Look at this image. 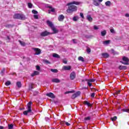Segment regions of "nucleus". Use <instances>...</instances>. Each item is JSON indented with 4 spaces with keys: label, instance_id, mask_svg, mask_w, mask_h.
Returning a JSON list of instances; mask_svg holds the SVG:
<instances>
[{
    "label": "nucleus",
    "instance_id": "obj_13",
    "mask_svg": "<svg viewBox=\"0 0 129 129\" xmlns=\"http://www.w3.org/2000/svg\"><path fill=\"white\" fill-rule=\"evenodd\" d=\"M64 19H65V16L63 15H60L58 17V20L59 22H63V21H64Z\"/></svg>",
    "mask_w": 129,
    "mask_h": 129
},
{
    "label": "nucleus",
    "instance_id": "obj_22",
    "mask_svg": "<svg viewBox=\"0 0 129 129\" xmlns=\"http://www.w3.org/2000/svg\"><path fill=\"white\" fill-rule=\"evenodd\" d=\"M101 35L102 37H104L106 35V30H104L101 32Z\"/></svg>",
    "mask_w": 129,
    "mask_h": 129
},
{
    "label": "nucleus",
    "instance_id": "obj_40",
    "mask_svg": "<svg viewBox=\"0 0 129 129\" xmlns=\"http://www.w3.org/2000/svg\"><path fill=\"white\" fill-rule=\"evenodd\" d=\"M32 14H34V15H37V14H38V11H37L35 10H33L32 11Z\"/></svg>",
    "mask_w": 129,
    "mask_h": 129
},
{
    "label": "nucleus",
    "instance_id": "obj_31",
    "mask_svg": "<svg viewBox=\"0 0 129 129\" xmlns=\"http://www.w3.org/2000/svg\"><path fill=\"white\" fill-rule=\"evenodd\" d=\"M17 86H18L19 88H20V87H22V84L21 83V82H18L17 83Z\"/></svg>",
    "mask_w": 129,
    "mask_h": 129
},
{
    "label": "nucleus",
    "instance_id": "obj_5",
    "mask_svg": "<svg viewBox=\"0 0 129 129\" xmlns=\"http://www.w3.org/2000/svg\"><path fill=\"white\" fill-rule=\"evenodd\" d=\"M45 8H47V9H50V10H48V14H51V12H52V13H54V12H55V9L53 8L52 6H50L49 5H46Z\"/></svg>",
    "mask_w": 129,
    "mask_h": 129
},
{
    "label": "nucleus",
    "instance_id": "obj_19",
    "mask_svg": "<svg viewBox=\"0 0 129 129\" xmlns=\"http://www.w3.org/2000/svg\"><path fill=\"white\" fill-rule=\"evenodd\" d=\"M52 82H54L55 83H59V82H60V80L58 79H53L52 80Z\"/></svg>",
    "mask_w": 129,
    "mask_h": 129
},
{
    "label": "nucleus",
    "instance_id": "obj_29",
    "mask_svg": "<svg viewBox=\"0 0 129 129\" xmlns=\"http://www.w3.org/2000/svg\"><path fill=\"white\" fill-rule=\"evenodd\" d=\"M86 81H89L90 82H95V79H86Z\"/></svg>",
    "mask_w": 129,
    "mask_h": 129
},
{
    "label": "nucleus",
    "instance_id": "obj_35",
    "mask_svg": "<svg viewBox=\"0 0 129 129\" xmlns=\"http://www.w3.org/2000/svg\"><path fill=\"white\" fill-rule=\"evenodd\" d=\"M122 111H123L124 112H128L129 113V109H122Z\"/></svg>",
    "mask_w": 129,
    "mask_h": 129
},
{
    "label": "nucleus",
    "instance_id": "obj_62",
    "mask_svg": "<svg viewBox=\"0 0 129 129\" xmlns=\"http://www.w3.org/2000/svg\"><path fill=\"white\" fill-rule=\"evenodd\" d=\"M86 89H87V88H85Z\"/></svg>",
    "mask_w": 129,
    "mask_h": 129
},
{
    "label": "nucleus",
    "instance_id": "obj_46",
    "mask_svg": "<svg viewBox=\"0 0 129 129\" xmlns=\"http://www.w3.org/2000/svg\"><path fill=\"white\" fill-rule=\"evenodd\" d=\"M92 36L91 35H86V38H87V39H90V38H92Z\"/></svg>",
    "mask_w": 129,
    "mask_h": 129
},
{
    "label": "nucleus",
    "instance_id": "obj_16",
    "mask_svg": "<svg viewBox=\"0 0 129 129\" xmlns=\"http://www.w3.org/2000/svg\"><path fill=\"white\" fill-rule=\"evenodd\" d=\"M84 103L85 104V105H87V106H89V107H91V106H92V104L88 102V101H84Z\"/></svg>",
    "mask_w": 129,
    "mask_h": 129
},
{
    "label": "nucleus",
    "instance_id": "obj_51",
    "mask_svg": "<svg viewBox=\"0 0 129 129\" xmlns=\"http://www.w3.org/2000/svg\"><path fill=\"white\" fill-rule=\"evenodd\" d=\"M12 25L11 24H8L6 25V28H10V27H11Z\"/></svg>",
    "mask_w": 129,
    "mask_h": 129
},
{
    "label": "nucleus",
    "instance_id": "obj_25",
    "mask_svg": "<svg viewBox=\"0 0 129 129\" xmlns=\"http://www.w3.org/2000/svg\"><path fill=\"white\" fill-rule=\"evenodd\" d=\"M52 56L54 57V58H60V55H58V54L57 53H54L52 55Z\"/></svg>",
    "mask_w": 129,
    "mask_h": 129
},
{
    "label": "nucleus",
    "instance_id": "obj_37",
    "mask_svg": "<svg viewBox=\"0 0 129 129\" xmlns=\"http://www.w3.org/2000/svg\"><path fill=\"white\" fill-rule=\"evenodd\" d=\"M84 119L85 120H90V119H91V117L90 116L86 117H85Z\"/></svg>",
    "mask_w": 129,
    "mask_h": 129
},
{
    "label": "nucleus",
    "instance_id": "obj_58",
    "mask_svg": "<svg viewBox=\"0 0 129 129\" xmlns=\"http://www.w3.org/2000/svg\"><path fill=\"white\" fill-rule=\"evenodd\" d=\"M120 92V90L117 91V94H118Z\"/></svg>",
    "mask_w": 129,
    "mask_h": 129
},
{
    "label": "nucleus",
    "instance_id": "obj_8",
    "mask_svg": "<svg viewBox=\"0 0 129 129\" xmlns=\"http://www.w3.org/2000/svg\"><path fill=\"white\" fill-rule=\"evenodd\" d=\"M32 49L35 52V55H40L41 54V49L38 48H33Z\"/></svg>",
    "mask_w": 129,
    "mask_h": 129
},
{
    "label": "nucleus",
    "instance_id": "obj_18",
    "mask_svg": "<svg viewBox=\"0 0 129 129\" xmlns=\"http://www.w3.org/2000/svg\"><path fill=\"white\" fill-rule=\"evenodd\" d=\"M39 73L38 71H34L33 74H31L32 77H34V76H36V75H39Z\"/></svg>",
    "mask_w": 129,
    "mask_h": 129
},
{
    "label": "nucleus",
    "instance_id": "obj_44",
    "mask_svg": "<svg viewBox=\"0 0 129 129\" xmlns=\"http://www.w3.org/2000/svg\"><path fill=\"white\" fill-rule=\"evenodd\" d=\"M95 96V93H92L91 94V97H94Z\"/></svg>",
    "mask_w": 129,
    "mask_h": 129
},
{
    "label": "nucleus",
    "instance_id": "obj_30",
    "mask_svg": "<svg viewBox=\"0 0 129 129\" xmlns=\"http://www.w3.org/2000/svg\"><path fill=\"white\" fill-rule=\"evenodd\" d=\"M74 92H75L74 90L67 91L64 93V94H68L69 93H74Z\"/></svg>",
    "mask_w": 129,
    "mask_h": 129
},
{
    "label": "nucleus",
    "instance_id": "obj_61",
    "mask_svg": "<svg viewBox=\"0 0 129 129\" xmlns=\"http://www.w3.org/2000/svg\"><path fill=\"white\" fill-rule=\"evenodd\" d=\"M0 129H4V127L0 126Z\"/></svg>",
    "mask_w": 129,
    "mask_h": 129
},
{
    "label": "nucleus",
    "instance_id": "obj_33",
    "mask_svg": "<svg viewBox=\"0 0 129 129\" xmlns=\"http://www.w3.org/2000/svg\"><path fill=\"white\" fill-rule=\"evenodd\" d=\"M19 42L20 44H21V45L22 46H25L26 45V43L24 41H22L21 40H19Z\"/></svg>",
    "mask_w": 129,
    "mask_h": 129
},
{
    "label": "nucleus",
    "instance_id": "obj_38",
    "mask_svg": "<svg viewBox=\"0 0 129 129\" xmlns=\"http://www.w3.org/2000/svg\"><path fill=\"white\" fill-rule=\"evenodd\" d=\"M28 6L29 9H32V8H33V4H32L31 3H29Z\"/></svg>",
    "mask_w": 129,
    "mask_h": 129
},
{
    "label": "nucleus",
    "instance_id": "obj_60",
    "mask_svg": "<svg viewBox=\"0 0 129 129\" xmlns=\"http://www.w3.org/2000/svg\"><path fill=\"white\" fill-rule=\"evenodd\" d=\"M98 2H99L100 3H102V1H103V0H98Z\"/></svg>",
    "mask_w": 129,
    "mask_h": 129
},
{
    "label": "nucleus",
    "instance_id": "obj_53",
    "mask_svg": "<svg viewBox=\"0 0 129 129\" xmlns=\"http://www.w3.org/2000/svg\"><path fill=\"white\" fill-rule=\"evenodd\" d=\"M110 31L111 33H114V29H110Z\"/></svg>",
    "mask_w": 129,
    "mask_h": 129
},
{
    "label": "nucleus",
    "instance_id": "obj_41",
    "mask_svg": "<svg viewBox=\"0 0 129 129\" xmlns=\"http://www.w3.org/2000/svg\"><path fill=\"white\" fill-rule=\"evenodd\" d=\"M87 53H88V54H89V53H90V52H91V49L89 47H88L87 48Z\"/></svg>",
    "mask_w": 129,
    "mask_h": 129
},
{
    "label": "nucleus",
    "instance_id": "obj_1",
    "mask_svg": "<svg viewBox=\"0 0 129 129\" xmlns=\"http://www.w3.org/2000/svg\"><path fill=\"white\" fill-rule=\"evenodd\" d=\"M82 3L79 2L74 1L68 3L67 6H68V9L67 10V13L69 14H72L73 12H76L77 11V7L72 5H76V6H79V5H81Z\"/></svg>",
    "mask_w": 129,
    "mask_h": 129
},
{
    "label": "nucleus",
    "instance_id": "obj_47",
    "mask_svg": "<svg viewBox=\"0 0 129 129\" xmlns=\"http://www.w3.org/2000/svg\"><path fill=\"white\" fill-rule=\"evenodd\" d=\"M80 16L81 17V18H82V19H84V15H83V13H81L80 14Z\"/></svg>",
    "mask_w": 129,
    "mask_h": 129
},
{
    "label": "nucleus",
    "instance_id": "obj_43",
    "mask_svg": "<svg viewBox=\"0 0 129 129\" xmlns=\"http://www.w3.org/2000/svg\"><path fill=\"white\" fill-rule=\"evenodd\" d=\"M40 69H41V68H40V66H36V70H37L38 71H40Z\"/></svg>",
    "mask_w": 129,
    "mask_h": 129
},
{
    "label": "nucleus",
    "instance_id": "obj_34",
    "mask_svg": "<svg viewBox=\"0 0 129 129\" xmlns=\"http://www.w3.org/2000/svg\"><path fill=\"white\" fill-rule=\"evenodd\" d=\"M87 82V84L89 87L92 86V83L89 81H86Z\"/></svg>",
    "mask_w": 129,
    "mask_h": 129
},
{
    "label": "nucleus",
    "instance_id": "obj_39",
    "mask_svg": "<svg viewBox=\"0 0 129 129\" xmlns=\"http://www.w3.org/2000/svg\"><path fill=\"white\" fill-rule=\"evenodd\" d=\"M111 119L112 120V121H114L116 119H117V117L115 116L111 118Z\"/></svg>",
    "mask_w": 129,
    "mask_h": 129
},
{
    "label": "nucleus",
    "instance_id": "obj_20",
    "mask_svg": "<svg viewBox=\"0 0 129 129\" xmlns=\"http://www.w3.org/2000/svg\"><path fill=\"white\" fill-rule=\"evenodd\" d=\"M78 20H79V16H75L73 18V21H74V22H77V21H78Z\"/></svg>",
    "mask_w": 129,
    "mask_h": 129
},
{
    "label": "nucleus",
    "instance_id": "obj_14",
    "mask_svg": "<svg viewBox=\"0 0 129 129\" xmlns=\"http://www.w3.org/2000/svg\"><path fill=\"white\" fill-rule=\"evenodd\" d=\"M102 56L103 58H108V57H109V54L106 52H104L102 53Z\"/></svg>",
    "mask_w": 129,
    "mask_h": 129
},
{
    "label": "nucleus",
    "instance_id": "obj_45",
    "mask_svg": "<svg viewBox=\"0 0 129 129\" xmlns=\"http://www.w3.org/2000/svg\"><path fill=\"white\" fill-rule=\"evenodd\" d=\"M63 123H66V125H68V126H69V125H70V123H68V122H65L64 121H63Z\"/></svg>",
    "mask_w": 129,
    "mask_h": 129
},
{
    "label": "nucleus",
    "instance_id": "obj_48",
    "mask_svg": "<svg viewBox=\"0 0 129 129\" xmlns=\"http://www.w3.org/2000/svg\"><path fill=\"white\" fill-rule=\"evenodd\" d=\"M62 62L63 63H64V64H67V60H66V59H63Z\"/></svg>",
    "mask_w": 129,
    "mask_h": 129
},
{
    "label": "nucleus",
    "instance_id": "obj_28",
    "mask_svg": "<svg viewBox=\"0 0 129 129\" xmlns=\"http://www.w3.org/2000/svg\"><path fill=\"white\" fill-rule=\"evenodd\" d=\"M79 61H81L82 62H84V58L82 56H79L78 57Z\"/></svg>",
    "mask_w": 129,
    "mask_h": 129
},
{
    "label": "nucleus",
    "instance_id": "obj_55",
    "mask_svg": "<svg viewBox=\"0 0 129 129\" xmlns=\"http://www.w3.org/2000/svg\"><path fill=\"white\" fill-rule=\"evenodd\" d=\"M73 41L74 43H75V44H76V39H73Z\"/></svg>",
    "mask_w": 129,
    "mask_h": 129
},
{
    "label": "nucleus",
    "instance_id": "obj_21",
    "mask_svg": "<svg viewBox=\"0 0 129 129\" xmlns=\"http://www.w3.org/2000/svg\"><path fill=\"white\" fill-rule=\"evenodd\" d=\"M93 5L96 7H98V6H99V3H98L96 0H93Z\"/></svg>",
    "mask_w": 129,
    "mask_h": 129
},
{
    "label": "nucleus",
    "instance_id": "obj_10",
    "mask_svg": "<svg viewBox=\"0 0 129 129\" xmlns=\"http://www.w3.org/2000/svg\"><path fill=\"white\" fill-rule=\"evenodd\" d=\"M70 77L71 80H74V79L76 78V73H75L74 72H72L70 74Z\"/></svg>",
    "mask_w": 129,
    "mask_h": 129
},
{
    "label": "nucleus",
    "instance_id": "obj_26",
    "mask_svg": "<svg viewBox=\"0 0 129 129\" xmlns=\"http://www.w3.org/2000/svg\"><path fill=\"white\" fill-rule=\"evenodd\" d=\"M105 4L106 6V7H110L111 2L110 1H107L105 2Z\"/></svg>",
    "mask_w": 129,
    "mask_h": 129
},
{
    "label": "nucleus",
    "instance_id": "obj_57",
    "mask_svg": "<svg viewBox=\"0 0 129 129\" xmlns=\"http://www.w3.org/2000/svg\"><path fill=\"white\" fill-rule=\"evenodd\" d=\"M45 120H46V121H48V120H49V118L48 117H45Z\"/></svg>",
    "mask_w": 129,
    "mask_h": 129
},
{
    "label": "nucleus",
    "instance_id": "obj_42",
    "mask_svg": "<svg viewBox=\"0 0 129 129\" xmlns=\"http://www.w3.org/2000/svg\"><path fill=\"white\" fill-rule=\"evenodd\" d=\"M6 85L7 86H9V85H11V82L10 81H7L6 83H5Z\"/></svg>",
    "mask_w": 129,
    "mask_h": 129
},
{
    "label": "nucleus",
    "instance_id": "obj_6",
    "mask_svg": "<svg viewBox=\"0 0 129 129\" xmlns=\"http://www.w3.org/2000/svg\"><path fill=\"white\" fill-rule=\"evenodd\" d=\"M122 60L124 61H120L122 64H124V65H128V58L125 56L123 57Z\"/></svg>",
    "mask_w": 129,
    "mask_h": 129
},
{
    "label": "nucleus",
    "instance_id": "obj_12",
    "mask_svg": "<svg viewBox=\"0 0 129 129\" xmlns=\"http://www.w3.org/2000/svg\"><path fill=\"white\" fill-rule=\"evenodd\" d=\"M46 96L48 97H50V98H55V95L53 93H48L46 94Z\"/></svg>",
    "mask_w": 129,
    "mask_h": 129
},
{
    "label": "nucleus",
    "instance_id": "obj_50",
    "mask_svg": "<svg viewBox=\"0 0 129 129\" xmlns=\"http://www.w3.org/2000/svg\"><path fill=\"white\" fill-rule=\"evenodd\" d=\"M94 30H98V27H97V26H96V25H94Z\"/></svg>",
    "mask_w": 129,
    "mask_h": 129
},
{
    "label": "nucleus",
    "instance_id": "obj_11",
    "mask_svg": "<svg viewBox=\"0 0 129 129\" xmlns=\"http://www.w3.org/2000/svg\"><path fill=\"white\" fill-rule=\"evenodd\" d=\"M71 66H63L62 67V70L64 71H70V70H71Z\"/></svg>",
    "mask_w": 129,
    "mask_h": 129
},
{
    "label": "nucleus",
    "instance_id": "obj_17",
    "mask_svg": "<svg viewBox=\"0 0 129 129\" xmlns=\"http://www.w3.org/2000/svg\"><path fill=\"white\" fill-rule=\"evenodd\" d=\"M87 19L89 21V22H90V23H91V22L93 21V19H92V17H91L90 15H88L87 16Z\"/></svg>",
    "mask_w": 129,
    "mask_h": 129
},
{
    "label": "nucleus",
    "instance_id": "obj_9",
    "mask_svg": "<svg viewBox=\"0 0 129 129\" xmlns=\"http://www.w3.org/2000/svg\"><path fill=\"white\" fill-rule=\"evenodd\" d=\"M81 93V92L80 91H78L76 92V93L74 94L72 96V99H75V98H76V97H78V96H79V95H80Z\"/></svg>",
    "mask_w": 129,
    "mask_h": 129
},
{
    "label": "nucleus",
    "instance_id": "obj_27",
    "mask_svg": "<svg viewBox=\"0 0 129 129\" xmlns=\"http://www.w3.org/2000/svg\"><path fill=\"white\" fill-rule=\"evenodd\" d=\"M110 43V40H106L103 42V43L104 45H108V44H109Z\"/></svg>",
    "mask_w": 129,
    "mask_h": 129
},
{
    "label": "nucleus",
    "instance_id": "obj_54",
    "mask_svg": "<svg viewBox=\"0 0 129 129\" xmlns=\"http://www.w3.org/2000/svg\"><path fill=\"white\" fill-rule=\"evenodd\" d=\"M5 69H4L2 71H1V73H2V74H4V73H5Z\"/></svg>",
    "mask_w": 129,
    "mask_h": 129
},
{
    "label": "nucleus",
    "instance_id": "obj_56",
    "mask_svg": "<svg viewBox=\"0 0 129 129\" xmlns=\"http://www.w3.org/2000/svg\"><path fill=\"white\" fill-rule=\"evenodd\" d=\"M7 39L8 40H9V41H10V40H11V38H10V36H7Z\"/></svg>",
    "mask_w": 129,
    "mask_h": 129
},
{
    "label": "nucleus",
    "instance_id": "obj_36",
    "mask_svg": "<svg viewBox=\"0 0 129 129\" xmlns=\"http://www.w3.org/2000/svg\"><path fill=\"white\" fill-rule=\"evenodd\" d=\"M8 127L9 129H13V128L14 127V125H13V124H9Z\"/></svg>",
    "mask_w": 129,
    "mask_h": 129
},
{
    "label": "nucleus",
    "instance_id": "obj_2",
    "mask_svg": "<svg viewBox=\"0 0 129 129\" xmlns=\"http://www.w3.org/2000/svg\"><path fill=\"white\" fill-rule=\"evenodd\" d=\"M32 104H33L32 102H28L26 107V109L27 110L23 112L24 115H28V113H30V115H33L34 114V112L32 111Z\"/></svg>",
    "mask_w": 129,
    "mask_h": 129
},
{
    "label": "nucleus",
    "instance_id": "obj_49",
    "mask_svg": "<svg viewBox=\"0 0 129 129\" xmlns=\"http://www.w3.org/2000/svg\"><path fill=\"white\" fill-rule=\"evenodd\" d=\"M33 17H34V19H39V16H38V15H34V16H33Z\"/></svg>",
    "mask_w": 129,
    "mask_h": 129
},
{
    "label": "nucleus",
    "instance_id": "obj_3",
    "mask_svg": "<svg viewBox=\"0 0 129 129\" xmlns=\"http://www.w3.org/2000/svg\"><path fill=\"white\" fill-rule=\"evenodd\" d=\"M46 23L48 27H50V28H51V30L54 32V34H57V33H58V30L56 29V28L55 27V26H54V25L53 24L52 22L48 20L47 21Z\"/></svg>",
    "mask_w": 129,
    "mask_h": 129
},
{
    "label": "nucleus",
    "instance_id": "obj_23",
    "mask_svg": "<svg viewBox=\"0 0 129 129\" xmlns=\"http://www.w3.org/2000/svg\"><path fill=\"white\" fill-rule=\"evenodd\" d=\"M34 84L33 83H30L29 86V90H31L32 89H34V87H33Z\"/></svg>",
    "mask_w": 129,
    "mask_h": 129
},
{
    "label": "nucleus",
    "instance_id": "obj_7",
    "mask_svg": "<svg viewBox=\"0 0 129 129\" xmlns=\"http://www.w3.org/2000/svg\"><path fill=\"white\" fill-rule=\"evenodd\" d=\"M50 34L51 33L47 31H45L41 33L40 36H41V37H46V36H49V35H50Z\"/></svg>",
    "mask_w": 129,
    "mask_h": 129
},
{
    "label": "nucleus",
    "instance_id": "obj_4",
    "mask_svg": "<svg viewBox=\"0 0 129 129\" xmlns=\"http://www.w3.org/2000/svg\"><path fill=\"white\" fill-rule=\"evenodd\" d=\"M13 18L14 19H17V20H25V19H26L25 15L20 14H16L13 16Z\"/></svg>",
    "mask_w": 129,
    "mask_h": 129
},
{
    "label": "nucleus",
    "instance_id": "obj_32",
    "mask_svg": "<svg viewBox=\"0 0 129 129\" xmlns=\"http://www.w3.org/2000/svg\"><path fill=\"white\" fill-rule=\"evenodd\" d=\"M50 71H51V72H53V73H57L58 72V70L51 69L50 70Z\"/></svg>",
    "mask_w": 129,
    "mask_h": 129
},
{
    "label": "nucleus",
    "instance_id": "obj_52",
    "mask_svg": "<svg viewBox=\"0 0 129 129\" xmlns=\"http://www.w3.org/2000/svg\"><path fill=\"white\" fill-rule=\"evenodd\" d=\"M125 17H126V18H129V14L128 13H126L125 14Z\"/></svg>",
    "mask_w": 129,
    "mask_h": 129
},
{
    "label": "nucleus",
    "instance_id": "obj_24",
    "mask_svg": "<svg viewBox=\"0 0 129 129\" xmlns=\"http://www.w3.org/2000/svg\"><path fill=\"white\" fill-rule=\"evenodd\" d=\"M43 62L44 63V64H51V62L47 59H43Z\"/></svg>",
    "mask_w": 129,
    "mask_h": 129
},
{
    "label": "nucleus",
    "instance_id": "obj_59",
    "mask_svg": "<svg viewBox=\"0 0 129 129\" xmlns=\"http://www.w3.org/2000/svg\"><path fill=\"white\" fill-rule=\"evenodd\" d=\"M113 53L114 54H118V52L115 51H114Z\"/></svg>",
    "mask_w": 129,
    "mask_h": 129
},
{
    "label": "nucleus",
    "instance_id": "obj_15",
    "mask_svg": "<svg viewBox=\"0 0 129 129\" xmlns=\"http://www.w3.org/2000/svg\"><path fill=\"white\" fill-rule=\"evenodd\" d=\"M119 70H126V66H119L118 67Z\"/></svg>",
    "mask_w": 129,
    "mask_h": 129
}]
</instances>
